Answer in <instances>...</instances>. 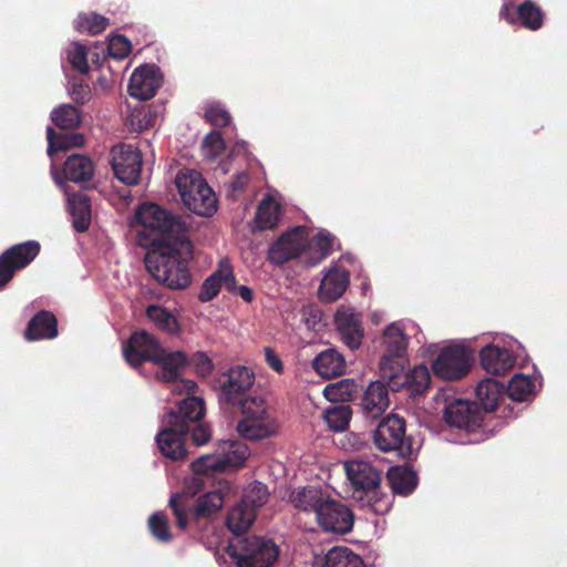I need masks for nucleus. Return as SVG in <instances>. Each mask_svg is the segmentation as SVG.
<instances>
[{"instance_id": "1", "label": "nucleus", "mask_w": 567, "mask_h": 567, "mask_svg": "<svg viewBox=\"0 0 567 567\" xmlns=\"http://www.w3.org/2000/svg\"><path fill=\"white\" fill-rule=\"evenodd\" d=\"M136 219L145 228L159 233L154 239L156 249L145 256V267L152 277L171 289H185L192 281L188 261L193 245L187 237L186 220L155 203H145L136 210Z\"/></svg>"}, {"instance_id": "2", "label": "nucleus", "mask_w": 567, "mask_h": 567, "mask_svg": "<svg viewBox=\"0 0 567 567\" xmlns=\"http://www.w3.org/2000/svg\"><path fill=\"white\" fill-rule=\"evenodd\" d=\"M381 344L380 375L386 380L389 388L394 392L405 388L412 396L424 394L431 384V374L423 364L405 372L409 365V337L403 329L396 323L389 324L383 331Z\"/></svg>"}, {"instance_id": "3", "label": "nucleus", "mask_w": 567, "mask_h": 567, "mask_svg": "<svg viewBox=\"0 0 567 567\" xmlns=\"http://www.w3.org/2000/svg\"><path fill=\"white\" fill-rule=\"evenodd\" d=\"M205 411L203 399L188 396L164 414L163 427L156 435L158 449L164 456L173 461L184 460L187 456L186 435L192 425L202 421Z\"/></svg>"}, {"instance_id": "4", "label": "nucleus", "mask_w": 567, "mask_h": 567, "mask_svg": "<svg viewBox=\"0 0 567 567\" xmlns=\"http://www.w3.org/2000/svg\"><path fill=\"white\" fill-rule=\"evenodd\" d=\"M184 205L198 216L209 217L217 210V197L196 171H179L175 178Z\"/></svg>"}, {"instance_id": "5", "label": "nucleus", "mask_w": 567, "mask_h": 567, "mask_svg": "<svg viewBox=\"0 0 567 567\" xmlns=\"http://www.w3.org/2000/svg\"><path fill=\"white\" fill-rule=\"evenodd\" d=\"M239 409L241 419L238 421L236 429L243 439L260 441L278 432V423L268 412L262 398L249 399Z\"/></svg>"}, {"instance_id": "6", "label": "nucleus", "mask_w": 567, "mask_h": 567, "mask_svg": "<svg viewBox=\"0 0 567 567\" xmlns=\"http://www.w3.org/2000/svg\"><path fill=\"white\" fill-rule=\"evenodd\" d=\"M373 444L383 453L396 452L403 458H412L413 442L406 435L404 417L398 414H389L383 417L373 431Z\"/></svg>"}, {"instance_id": "7", "label": "nucleus", "mask_w": 567, "mask_h": 567, "mask_svg": "<svg viewBox=\"0 0 567 567\" xmlns=\"http://www.w3.org/2000/svg\"><path fill=\"white\" fill-rule=\"evenodd\" d=\"M279 553V547L272 539L255 535L247 536L228 548L229 556L236 559L238 567H271Z\"/></svg>"}, {"instance_id": "8", "label": "nucleus", "mask_w": 567, "mask_h": 567, "mask_svg": "<svg viewBox=\"0 0 567 567\" xmlns=\"http://www.w3.org/2000/svg\"><path fill=\"white\" fill-rule=\"evenodd\" d=\"M256 380L255 372L246 365H234L223 372L218 379L219 400L231 406H241L249 399L259 398L249 394Z\"/></svg>"}, {"instance_id": "9", "label": "nucleus", "mask_w": 567, "mask_h": 567, "mask_svg": "<svg viewBox=\"0 0 567 567\" xmlns=\"http://www.w3.org/2000/svg\"><path fill=\"white\" fill-rule=\"evenodd\" d=\"M111 165L116 178L130 186L141 182L143 155L131 144H118L111 150Z\"/></svg>"}, {"instance_id": "10", "label": "nucleus", "mask_w": 567, "mask_h": 567, "mask_svg": "<svg viewBox=\"0 0 567 567\" xmlns=\"http://www.w3.org/2000/svg\"><path fill=\"white\" fill-rule=\"evenodd\" d=\"M471 353L464 347L444 348L432 363L433 372L444 380H460L471 370Z\"/></svg>"}, {"instance_id": "11", "label": "nucleus", "mask_w": 567, "mask_h": 567, "mask_svg": "<svg viewBox=\"0 0 567 567\" xmlns=\"http://www.w3.org/2000/svg\"><path fill=\"white\" fill-rule=\"evenodd\" d=\"M486 415L476 402L466 400H455L449 403L444 409V420L453 427L475 432L477 429L485 427Z\"/></svg>"}, {"instance_id": "12", "label": "nucleus", "mask_w": 567, "mask_h": 567, "mask_svg": "<svg viewBox=\"0 0 567 567\" xmlns=\"http://www.w3.org/2000/svg\"><path fill=\"white\" fill-rule=\"evenodd\" d=\"M316 519L324 532L344 535L351 532L354 515L347 505L332 499L328 495L321 507H319Z\"/></svg>"}, {"instance_id": "13", "label": "nucleus", "mask_w": 567, "mask_h": 567, "mask_svg": "<svg viewBox=\"0 0 567 567\" xmlns=\"http://www.w3.org/2000/svg\"><path fill=\"white\" fill-rule=\"evenodd\" d=\"M162 346L158 340L146 330L134 331L123 344V355L133 368L144 362H153Z\"/></svg>"}, {"instance_id": "14", "label": "nucleus", "mask_w": 567, "mask_h": 567, "mask_svg": "<svg viewBox=\"0 0 567 567\" xmlns=\"http://www.w3.org/2000/svg\"><path fill=\"white\" fill-rule=\"evenodd\" d=\"M305 248V230L301 227H297L284 233L271 245L268 250V260L274 265H284L291 259L300 257L303 262Z\"/></svg>"}, {"instance_id": "15", "label": "nucleus", "mask_w": 567, "mask_h": 567, "mask_svg": "<svg viewBox=\"0 0 567 567\" xmlns=\"http://www.w3.org/2000/svg\"><path fill=\"white\" fill-rule=\"evenodd\" d=\"M343 467L353 492L361 494L360 498L381 485L382 473L369 461L349 460Z\"/></svg>"}, {"instance_id": "16", "label": "nucleus", "mask_w": 567, "mask_h": 567, "mask_svg": "<svg viewBox=\"0 0 567 567\" xmlns=\"http://www.w3.org/2000/svg\"><path fill=\"white\" fill-rule=\"evenodd\" d=\"M161 84L159 69L154 64H144L132 73L127 91L132 97L146 101L156 94Z\"/></svg>"}, {"instance_id": "17", "label": "nucleus", "mask_w": 567, "mask_h": 567, "mask_svg": "<svg viewBox=\"0 0 567 567\" xmlns=\"http://www.w3.org/2000/svg\"><path fill=\"white\" fill-rule=\"evenodd\" d=\"M334 320L342 342L351 350L358 349L364 336L359 315L352 308L341 306L336 312Z\"/></svg>"}, {"instance_id": "18", "label": "nucleus", "mask_w": 567, "mask_h": 567, "mask_svg": "<svg viewBox=\"0 0 567 567\" xmlns=\"http://www.w3.org/2000/svg\"><path fill=\"white\" fill-rule=\"evenodd\" d=\"M388 388L380 380L370 382L361 399V409L367 417L378 419L389 408Z\"/></svg>"}, {"instance_id": "19", "label": "nucleus", "mask_w": 567, "mask_h": 567, "mask_svg": "<svg viewBox=\"0 0 567 567\" xmlns=\"http://www.w3.org/2000/svg\"><path fill=\"white\" fill-rule=\"evenodd\" d=\"M224 486L200 495L193 505L192 519L199 527L202 522L214 519L221 511L225 499L223 493ZM225 488H228L225 485Z\"/></svg>"}, {"instance_id": "20", "label": "nucleus", "mask_w": 567, "mask_h": 567, "mask_svg": "<svg viewBox=\"0 0 567 567\" xmlns=\"http://www.w3.org/2000/svg\"><path fill=\"white\" fill-rule=\"evenodd\" d=\"M59 334L58 319L49 310L38 311L28 322L24 330L27 341L51 340Z\"/></svg>"}, {"instance_id": "21", "label": "nucleus", "mask_w": 567, "mask_h": 567, "mask_svg": "<svg viewBox=\"0 0 567 567\" xmlns=\"http://www.w3.org/2000/svg\"><path fill=\"white\" fill-rule=\"evenodd\" d=\"M482 368L491 374L504 375L515 365V358L505 348L494 344L484 347L480 353Z\"/></svg>"}, {"instance_id": "22", "label": "nucleus", "mask_w": 567, "mask_h": 567, "mask_svg": "<svg viewBox=\"0 0 567 567\" xmlns=\"http://www.w3.org/2000/svg\"><path fill=\"white\" fill-rule=\"evenodd\" d=\"M153 363L162 368V378L166 382H174L181 377L187 357L183 351H168L162 347Z\"/></svg>"}, {"instance_id": "23", "label": "nucleus", "mask_w": 567, "mask_h": 567, "mask_svg": "<svg viewBox=\"0 0 567 567\" xmlns=\"http://www.w3.org/2000/svg\"><path fill=\"white\" fill-rule=\"evenodd\" d=\"M40 250L41 245L39 241L27 240L7 248L2 256L16 271H19L29 266L38 257Z\"/></svg>"}, {"instance_id": "24", "label": "nucleus", "mask_w": 567, "mask_h": 567, "mask_svg": "<svg viewBox=\"0 0 567 567\" xmlns=\"http://www.w3.org/2000/svg\"><path fill=\"white\" fill-rule=\"evenodd\" d=\"M316 372L326 379L339 377L346 372V360L336 349L320 352L312 361Z\"/></svg>"}, {"instance_id": "25", "label": "nucleus", "mask_w": 567, "mask_h": 567, "mask_svg": "<svg viewBox=\"0 0 567 567\" xmlns=\"http://www.w3.org/2000/svg\"><path fill=\"white\" fill-rule=\"evenodd\" d=\"M349 285V274L340 269L329 270L319 287V297L326 302L339 299Z\"/></svg>"}, {"instance_id": "26", "label": "nucleus", "mask_w": 567, "mask_h": 567, "mask_svg": "<svg viewBox=\"0 0 567 567\" xmlns=\"http://www.w3.org/2000/svg\"><path fill=\"white\" fill-rule=\"evenodd\" d=\"M63 173L65 178L71 182L87 183L94 175V164L86 155L72 154L64 162Z\"/></svg>"}, {"instance_id": "27", "label": "nucleus", "mask_w": 567, "mask_h": 567, "mask_svg": "<svg viewBox=\"0 0 567 567\" xmlns=\"http://www.w3.org/2000/svg\"><path fill=\"white\" fill-rule=\"evenodd\" d=\"M504 390V384L494 379L482 380L476 385V398L485 415L497 409L498 402L503 398Z\"/></svg>"}, {"instance_id": "28", "label": "nucleus", "mask_w": 567, "mask_h": 567, "mask_svg": "<svg viewBox=\"0 0 567 567\" xmlns=\"http://www.w3.org/2000/svg\"><path fill=\"white\" fill-rule=\"evenodd\" d=\"M390 487L393 494L406 496L417 485V474L409 466H392L386 473Z\"/></svg>"}, {"instance_id": "29", "label": "nucleus", "mask_w": 567, "mask_h": 567, "mask_svg": "<svg viewBox=\"0 0 567 567\" xmlns=\"http://www.w3.org/2000/svg\"><path fill=\"white\" fill-rule=\"evenodd\" d=\"M217 453L225 472L229 468H238L246 462L249 450L246 444L239 441H223L217 446Z\"/></svg>"}, {"instance_id": "30", "label": "nucleus", "mask_w": 567, "mask_h": 567, "mask_svg": "<svg viewBox=\"0 0 567 567\" xmlns=\"http://www.w3.org/2000/svg\"><path fill=\"white\" fill-rule=\"evenodd\" d=\"M332 245L333 237L323 233H318L309 241L306 239L303 264L317 266L331 254Z\"/></svg>"}, {"instance_id": "31", "label": "nucleus", "mask_w": 567, "mask_h": 567, "mask_svg": "<svg viewBox=\"0 0 567 567\" xmlns=\"http://www.w3.org/2000/svg\"><path fill=\"white\" fill-rule=\"evenodd\" d=\"M327 497L328 494L321 488L306 486L292 492L290 502L296 508L303 512H313L317 515L319 507H321Z\"/></svg>"}, {"instance_id": "32", "label": "nucleus", "mask_w": 567, "mask_h": 567, "mask_svg": "<svg viewBox=\"0 0 567 567\" xmlns=\"http://www.w3.org/2000/svg\"><path fill=\"white\" fill-rule=\"evenodd\" d=\"M48 154H53L62 151H68L73 147H81L85 143V137L82 133L64 132L56 133L53 127H47Z\"/></svg>"}, {"instance_id": "33", "label": "nucleus", "mask_w": 567, "mask_h": 567, "mask_svg": "<svg viewBox=\"0 0 567 567\" xmlns=\"http://www.w3.org/2000/svg\"><path fill=\"white\" fill-rule=\"evenodd\" d=\"M257 513L240 499L227 514L226 526L234 534L246 533L255 522Z\"/></svg>"}, {"instance_id": "34", "label": "nucleus", "mask_w": 567, "mask_h": 567, "mask_svg": "<svg viewBox=\"0 0 567 567\" xmlns=\"http://www.w3.org/2000/svg\"><path fill=\"white\" fill-rule=\"evenodd\" d=\"M518 25L537 31L543 28L545 21V11L533 0H525L517 6Z\"/></svg>"}, {"instance_id": "35", "label": "nucleus", "mask_w": 567, "mask_h": 567, "mask_svg": "<svg viewBox=\"0 0 567 567\" xmlns=\"http://www.w3.org/2000/svg\"><path fill=\"white\" fill-rule=\"evenodd\" d=\"M70 212L73 218V227L83 233L91 224V200L86 195L78 194L70 199Z\"/></svg>"}, {"instance_id": "36", "label": "nucleus", "mask_w": 567, "mask_h": 567, "mask_svg": "<svg viewBox=\"0 0 567 567\" xmlns=\"http://www.w3.org/2000/svg\"><path fill=\"white\" fill-rule=\"evenodd\" d=\"M83 115L80 109L72 104H61L51 112V121L63 131H73L82 124Z\"/></svg>"}, {"instance_id": "37", "label": "nucleus", "mask_w": 567, "mask_h": 567, "mask_svg": "<svg viewBox=\"0 0 567 567\" xmlns=\"http://www.w3.org/2000/svg\"><path fill=\"white\" fill-rule=\"evenodd\" d=\"M279 204H277L271 197L262 199L257 207L255 217L257 228L261 230L274 229L279 221Z\"/></svg>"}, {"instance_id": "38", "label": "nucleus", "mask_w": 567, "mask_h": 567, "mask_svg": "<svg viewBox=\"0 0 567 567\" xmlns=\"http://www.w3.org/2000/svg\"><path fill=\"white\" fill-rule=\"evenodd\" d=\"M327 567H367L362 558L348 547L336 546L326 555Z\"/></svg>"}, {"instance_id": "39", "label": "nucleus", "mask_w": 567, "mask_h": 567, "mask_svg": "<svg viewBox=\"0 0 567 567\" xmlns=\"http://www.w3.org/2000/svg\"><path fill=\"white\" fill-rule=\"evenodd\" d=\"M146 316L155 323L158 329L169 334H174L179 330V323L176 317L162 306L150 305L146 308Z\"/></svg>"}, {"instance_id": "40", "label": "nucleus", "mask_w": 567, "mask_h": 567, "mask_svg": "<svg viewBox=\"0 0 567 567\" xmlns=\"http://www.w3.org/2000/svg\"><path fill=\"white\" fill-rule=\"evenodd\" d=\"M357 393V384L352 380L343 379L328 384L323 394L331 402L352 401Z\"/></svg>"}, {"instance_id": "41", "label": "nucleus", "mask_w": 567, "mask_h": 567, "mask_svg": "<svg viewBox=\"0 0 567 567\" xmlns=\"http://www.w3.org/2000/svg\"><path fill=\"white\" fill-rule=\"evenodd\" d=\"M74 23L75 29L79 32L96 35L106 29L109 25V18L94 12L80 13Z\"/></svg>"}, {"instance_id": "42", "label": "nucleus", "mask_w": 567, "mask_h": 567, "mask_svg": "<svg viewBox=\"0 0 567 567\" xmlns=\"http://www.w3.org/2000/svg\"><path fill=\"white\" fill-rule=\"evenodd\" d=\"M351 415V408L346 404H338L324 411L328 426L336 432L344 431L348 427Z\"/></svg>"}, {"instance_id": "43", "label": "nucleus", "mask_w": 567, "mask_h": 567, "mask_svg": "<svg viewBox=\"0 0 567 567\" xmlns=\"http://www.w3.org/2000/svg\"><path fill=\"white\" fill-rule=\"evenodd\" d=\"M534 386L529 377L515 374L508 382L506 393L513 401L522 402L532 395Z\"/></svg>"}, {"instance_id": "44", "label": "nucleus", "mask_w": 567, "mask_h": 567, "mask_svg": "<svg viewBox=\"0 0 567 567\" xmlns=\"http://www.w3.org/2000/svg\"><path fill=\"white\" fill-rule=\"evenodd\" d=\"M147 526L152 536L161 543H169L173 539L168 517L164 512L153 513L147 519Z\"/></svg>"}, {"instance_id": "45", "label": "nucleus", "mask_w": 567, "mask_h": 567, "mask_svg": "<svg viewBox=\"0 0 567 567\" xmlns=\"http://www.w3.org/2000/svg\"><path fill=\"white\" fill-rule=\"evenodd\" d=\"M269 495L266 484L254 482L245 488L241 501L257 513L268 502Z\"/></svg>"}, {"instance_id": "46", "label": "nucleus", "mask_w": 567, "mask_h": 567, "mask_svg": "<svg viewBox=\"0 0 567 567\" xmlns=\"http://www.w3.org/2000/svg\"><path fill=\"white\" fill-rule=\"evenodd\" d=\"M192 471L195 475H210L225 472L221 458L217 451L214 454H205L192 462Z\"/></svg>"}, {"instance_id": "47", "label": "nucleus", "mask_w": 567, "mask_h": 567, "mask_svg": "<svg viewBox=\"0 0 567 567\" xmlns=\"http://www.w3.org/2000/svg\"><path fill=\"white\" fill-rule=\"evenodd\" d=\"M169 507L176 518V525L185 529L188 525L189 498L184 494H174L169 498Z\"/></svg>"}, {"instance_id": "48", "label": "nucleus", "mask_w": 567, "mask_h": 567, "mask_svg": "<svg viewBox=\"0 0 567 567\" xmlns=\"http://www.w3.org/2000/svg\"><path fill=\"white\" fill-rule=\"evenodd\" d=\"M220 275L221 270L219 261L218 268L210 276H208L202 285L200 292L198 293V299L202 302H208L217 297L221 288Z\"/></svg>"}, {"instance_id": "49", "label": "nucleus", "mask_w": 567, "mask_h": 567, "mask_svg": "<svg viewBox=\"0 0 567 567\" xmlns=\"http://www.w3.org/2000/svg\"><path fill=\"white\" fill-rule=\"evenodd\" d=\"M368 497L369 506L378 515L388 513L392 506L393 495L382 492L381 485L375 487L373 491H369Z\"/></svg>"}, {"instance_id": "50", "label": "nucleus", "mask_w": 567, "mask_h": 567, "mask_svg": "<svg viewBox=\"0 0 567 567\" xmlns=\"http://www.w3.org/2000/svg\"><path fill=\"white\" fill-rule=\"evenodd\" d=\"M131 48V42L127 38L116 34L110 39L107 51L111 58L123 60L130 54Z\"/></svg>"}, {"instance_id": "51", "label": "nucleus", "mask_w": 567, "mask_h": 567, "mask_svg": "<svg viewBox=\"0 0 567 567\" xmlns=\"http://www.w3.org/2000/svg\"><path fill=\"white\" fill-rule=\"evenodd\" d=\"M68 58L73 69L82 74H86L89 72L87 52L84 45L75 43L69 51Z\"/></svg>"}, {"instance_id": "52", "label": "nucleus", "mask_w": 567, "mask_h": 567, "mask_svg": "<svg viewBox=\"0 0 567 567\" xmlns=\"http://www.w3.org/2000/svg\"><path fill=\"white\" fill-rule=\"evenodd\" d=\"M205 118L216 127H226L230 123L229 112L220 105H210L205 112Z\"/></svg>"}, {"instance_id": "53", "label": "nucleus", "mask_w": 567, "mask_h": 567, "mask_svg": "<svg viewBox=\"0 0 567 567\" xmlns=\"http://www.w3.org/2000/svg\"><path fill=\"white\" fill-rule=\"evenodd\" d=\"M220 280L221 286L224 285L225 289L230 293H236L238 289L237 280L234 275L233 266L228 258L220 259Z\"/></svg>"}, {"instance_id": "54", "label": "nucleus", "mask_w": 567, "mask_h": 567, "mask_svg": "<svg viewBox=\"0 0 567 567\" xmlns=\"http://www.w3.org/2000/svg\"><path fill=\"white\" fill-rule=\"evenodd\" d=\"M203 147L208 150L210 156L223 154L226 145L221 133L218 131L209 132L203 140Z\"/></svg>"}, {"instance_id": "55", "label": "nucleus", "mask_w": 567, "mask_h": 567, "mask_svg": "<svg viewBox=\"0 0 567 567\" xmlns=\"http://www.w3.org/2000/svg\"><path fill=\"white\" fill-rule=\"evenodd\" d=\"M301 318L302 321L306 323V326L311 330H318L321 319H322V312L321 310L315 306V305H305L301 308Z\"/></svg>"}, {"instance_id": "56", "label": "nucleus", "mask_w": 567, "mask_h": 567, "mask_svg": "<svg viewBox=\"0 0 567 567\" xmlns=\"http://www.w3.org/2000/svg\"><path fill=\"white\" fill-rule=\"evenodd\" d=\"M249 182V175L246 172L237 173L228 184V197L237 199L244 193Z\"/></svg>"}, {"instance_id": "57", "label": "nucleus", "mask_w": 567, "mask_h": 567, "mask_svg": "<svg viewBox=\"0 0 567 567\" xmlns=\"http://www.w3.org/2000/svg\"><path fill=\"white\" fill-rule=\"evenodd\" d=\"M69 94L76 104L83 105L91 99V89L89 84L83 82H73L69 89Z\"/></svg>"}, {"instance_id": "58", "label": "nucleus", "mask_w": 567, "mask_h": 567, "mask_svg": "<svg viewBox=\"0 0 567 567\" xmlns=\"http://www.w3.org/2000/svg\"><path fill=\"white\" fill-rule=\"evenodd\" d=\"M190 430L192 440L197 446L206 444L212 437L210 427L205 423L197 422L192 425Z\"/></svg>"}, {"instance_id": "59", "label": "nucleus", "mask_w": 567, "mask_h": 567, "mask_svg": "<svg viewBox=\"0 0 567 567\" xmlns=\"http://www.w3.org/2000/svg\"><path fill=\"white\" fill-rule=\"evenodd\" d=\"M194 363L196 368V372L202 377L208 375L214 368V364L210 358L204 352H197L194 355Z\"/></svg>"}, {"instance_id": "60", "label": "nucleus", "mask_w": 567, "mask_h": 567, "mask_svg": "<svg viewBox=\"0 0 567 567\" xmlns=\"http://www.w3.org/2000/svg\"><path fill=\"white\" fill-rule=\"evenodd\" d=\"M264 352L265 361L268 364V367L276 371L278 374H282L285 371V367L279 354L271 347H266L264 349Z\"/></svg>"}, {"instance_id": "61", "label": "nucleus", "mask_w": 567, "mask_h": 567, "mask_svg": "<svg viewBox=\"0 0 567 567\" xmlns=\"http://www.w3.org/2000/svg\"><path fill=\"white\" fill-rule=\"evenodd\" d=\"M16 270L9 261L0 255V290H2L14 277Z\"/></svg>"}, {"instance_id": "62", "label": "nucleus", "mask_w": 567, "mask_h": 567, "mask_svg": "<svg viewBox=\"0 0 567 567\" xmlns=\"http://www.w3.org/2000/svg\"><path fill=\"white\" fill-rule=\"evenodd\" d=\"M499 17L508 24L516 25L518 23L517 6L512 1L505 2L501 7Z\"/></svg>"}, {"instance_id": "63", "label": "nucleus", "mask_w": 567, "mask_h": 567, "mask_svg": "<svg viewBox=\"0 0 567 567\" xmlns=\"http://www.w3.org/2000/svg\"><path fill=\"white\" fill-rule=\"evenodd\" d=\"M246 302H251L254 299V291L248 286H239L236 293Z\"/></svg>"}, {"instance_id": "64", "label": "nucleus", "mask_w": 567, "mask_h": 567, "mask_svg": "<svg viewBox=\"0 0 567 567\" xmlns=\"http://www.w3.org/2000/svg\"><path fill=\"white\" fill-rule=\"evenodd\" d=\"M192 484L195 485L196 487V491L193 492V494H195L197 491H199L202 488V480L199 477H194L193 481H192Z\"/></svg>"}]
</instances>
